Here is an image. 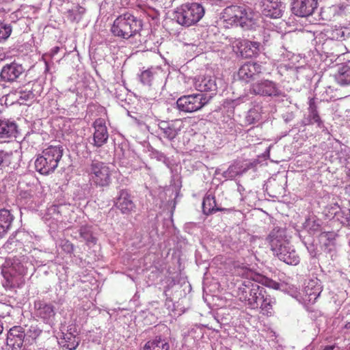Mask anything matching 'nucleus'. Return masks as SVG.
<instances>
[{
	"label": "nucleus",
	"instance_id": "obj_1",
	"mask_svg": "<svg viewBox=\"0 0 350 350\" xmlns=\"http://www.w3.org/2000/svg\"><path fill=\"white\" fill-rule=\"evenodd\" d=\"M235 273L245 279L238 287L237 297L248 308H256L257 299L264 289L258 285L263 280L262 275L245 265L236 267Z\"/></svg>",
	"mask_w": 350,
	"mask_h": 350
},
{
	"label": "nucleus",
	"instance_id": "obj_2",
	"mask_svg": "<svg viewBox=\"0 0 350 350\" xmlns=\"http://www.w3.org/2000/svg\"><path fill=\"white\" fill-rule=\"evenodd\" d=\"M259 14L252 8L232 5L222 12V18L226 25L240 26L245 29H252L257 25Z\"/></svg>",
	"mask_w": 350,
	"mask_h": 350
},
{
	"label": "nucleus",
	"instance_id": "obj_3",
	"mask_svg": "<svg viewBox=\"0 0 350 350\" xmlns=\"http://www.w3.org/2000/svg\"><path fill=\"white\" fill-rule=\"evenodd\" d=\"M142 29V21L127 12L115 19L111 31L115 36L129 39L139 33Z\"/></svg>",
	"mask_w": 350,
	"mask_h": 350
},
{
	"label": "nucleus",
	"instance_id": "obj_4",
	"mask_svg": "<svg viewBox=\"0 0 350 350\" xmlns=\"http://www.w3.org/2000/svg\"><path fill=\"white\" fill-rule=\"evenodd\" d=\"M63 152L64 150L60 146H50L45 148L35 161L37 172L43 175L53 173L58 166Z\"/></svg>",
	"mask_w": 350,
	"mask_h": 350
},
{
	"label": "nucleus",
	"instance_id": "obj_5",
	"mask_svg": "<svg viewBox=\"0 0 350 350\" xmlns=\"http://www.w3.org/2000/svg\"><path fill=\"white\" fill-rule=\"evenodd\" d=\"M90 182L96 187H109L112 182L113 170L103 161L93 160L87 170Z\"/></svg>",
	"mask_w": 350,
	"mask_h": 350
},
{
	"label": "nucleus",
	"instance_id": "obj_6",
	"mask_svg": "<svg viewBox=\"0 0 350 350\" xmlns=\"http://www.w3.org/2000/svg\"><path fill=\"white\" fill-rule=\"evenodd\" d=\"M204 9L198 3H187L183 4L176 12L177 22L185 27L196 24L203 17Z\"/></svg>",
	"mask_w": 350,
	"mask_h": 350
},
{
	"label": "nucleus",
	"instance_id": "obj_7",
	"mask_svg": "<svg viewBox=\"0 0 350 350\" xmlns=\"http://www.w3.org/2000/svg\"><path fill=\"white\" fill-rule=\"evenodd\" d=\"M322 291V286L317 278L310 279L306 284L301 293L295 291L291 295L305 306L314 304Z\"/></svg>",
	"mask_w": 350,
	"mask_h": 350
},
{
	"label": "nucleus",
	"instance_id": "obj_8",
	"mask_svg": "<svg viewBox=\"0 0 350 350\" xmlns=\"http://www.w3.org/2000/svg\"><path fill=\"white\" fill-rule=\"evenodd\" d=\"M250 92L261 96L278 97L282 95L279 85L269 79H262L252 83Z\"/></svg>",
	"mask_w": 350,
	"mask_h": 350
},
{
	"label": "nucleus",
	"instance_id": "obj_9",
	"mask_svg": "<svg viewBox=\"0 0 350 350\" xmlns=\"http://www.w3.org/2000/svg\"><path fill=\"white\" fill-rule=\"evenodd\" d=\"M208 102L202 94L183 96L176 101L178 108L185 112H193L202 108Z\"/></svg>",
	"mask_w": 350,
	"mask_h": 350
},
{
	"label": "nucleus",
	"instance_id": "obj_10",
	"mask_svg": "<svg viewBox=\"0 0 350 350\" xmlns=\"http://www.w3.org/2000/svg\"><path fill=\"white\" fill-rule=\"evenodd\" d=\"M57 338L63 350H75L80 342L79 332L75 325L68 326L66 331H62Z\"/></svg>",
	"mask_w": 350,
	"mask_h": 350
},
{
	"label": "nucleus",
	"instance_id": "obj_11",
	"mask_svg": "<svg viewBox=\"0 0 350 350\" xmlns=\"http://www.w3.org/2000/svg\"><path fill=\"white\" fill-rule=\"evenodd\" d=\"M262 72V66L257 62H247L242 65L238 71L240 81L245 83L254 81Z\"/></svg>",
	"mask_w": 350,
	"mask_h": 350
},
{
	"label": "nucleus",
	"instance_id": "obj_12",
	"mask_svg": "<svg viewBox=\"0 0 350 350\" xmlns=\"http://www.w3.org/2000/svg\"><path fill=\"white\" fill-rule=\"evenodd\" d=\"M272 251L280 260L288 265H297L299 262V256L295 249L289 245V243L286 245H282L281 247L273 250Z\"/></svg>",
	"mask_w": 350,
	"mask_h": 350
},
{
	"label": "nucleus",
	"instance_id": "obj_13",
	"mask_svg": "<svg viewBox=\"0 0 350 350\" xmlns=\"http://www.w3.org/2000/svg\"><path fill=\"white\" fill-rule=\"evenodd\" d=\"M94 133L93 135L94 146L101 147L107 143L109 138V133L106 126L105 120L101 118L96 119L93 123Z\"/></svg>",
	"mask_w": 350,
	"mask_h": 350
},
{
	"label": "nucleus",
	"instance_id": "obj_14",
	"mask_svg": "<svg viewBox=\"0 0 350 350\" xmlns=\"http://www.w3.org/2000/svg\"><path fill=\"white\" fill-rule=\"evenodd\" d=\"M23 66L12 62L3 66L0 72V78L4 82H14L23 73Z\"/></svg>",
	"mask_w": 350,
	"mask_h": 350
},
{
	"label": "nucleus",
	"instance_id": "obj_15",
	"mask_svg": "<svg viewBox=\"0 0 350 350\" xmlns=\"http://www.w3.org/2000/svg\"><path fill=\"white\" fill-rule=\"evenodd\" d=\"M114 206L123 214H129L135 211V205L131 193L126 189H121L116 198Z\"/></svg>",
	"mask_w": 350,
	"mask_h": 350
},
{
	"label": "nucleus",
	"instance_id": "obj_16",
	"mask_svg": "<svg viewBox=\"0 0 350 350\" xmlns=\"http://www.w3.org/2000/svg\"><path fill=\"white\" fill-rule=\"evenodd\" d=\"M317 0H295L292 6L293 12L300 17L310 16L317 8Z\"/></svg>",
	"mask_w": 350,
	"mask_h": 350
},
{
	"label": "nucleus",
	"instance_id": "obj_17",
	"mask_svg": "<svg viewBox=\"0 0 350 350\" xmlns=\"http://www.w3.org/2000/svg\"><path fill=\"white\" fill-rule=\"evenodd\" d=\"M183 120L176 119L170 122L161 121L159 124V128L162 131L164 137L169 140L174 139L183 128Z\"/></svg>",
	"mask_w": 350,
	"mask_h": 350
},
{
	"label": "nucleus",
	"instance_id": "obj_18",
	"mask_svg": "<svg viewBox=\"0 0 350 350\" xmlns=\"http://www.w3.org/2000/svg\"><path fill=\"white\" fill-rule=\"evenodd\" d=\"M25 331L21 326H14L10 329L7 334L6 345L11 350L20 349L23 344Z\"/></svg>",
	"mask_w": 350,
	"mask_h": 350
},
{
	"label": "nucleus",
	"instance_id": "obj_19",
	"mask_svg": "<svg viewBox=\"0 0 350 350\" xmlns=\"http://www.w3.org/2000/svg\"><path fill=\"white\" fill-rule=\"evenodd\" d=\"M35 314L46 323H51L55 315L54 306L43 301H36L34 304Z\"/></svg>",
	"mask_w": 350,
	"mask_h": 350
},
{
	"label": "nucleus",
	"instance_id": "obj_20",
	"mask_svg": "<svg viewBox=\"0 0 350 350\" xmlns=\"http://www.w3.org/2000/svg\"><path fill=\"white\" fill-rule=\"evenodd\" d=\"M271 250H275L282 245L288 243V239L285 228H274L269 233L267 238Z\"/></svg>",
	"mask_w": 350,
	"mask_h": 350
},
{
	"label": "nucleus",
	"instance_id": "obj_21",
	"mask_svg": "<svg viewBox=\"0 0 350 350\" xmlns=\"http://www.w3.org/2000/svg\"><path fill=\"white\" fill-rule=\"evenodd\" d=\"M275 301L273 297L267 294L265 288L261 293V295L257 299V307L254 309L259 308L260 312L267 316H271L273 314V306Z\"/></svg>",
	"mask_w": 350,
	"mask_h": 350
},
{
	"label": "nucleus",
	"instance_id": "obj_22",
	"mask_svg": "<svg viewBox=\"0 0 350 350\" xmlns=\"http://www.w3.org/2000/svg\"><path fill=\"white\" fill-rule=\"evenodd\" d=\"M262 12L270 18H278L282 16V3L279 0H263Z\"/></svg>",
	"mask_w": 350,
	"mask_h": 350
},
{
	"label": "nucleus",
	"instance_id": "obj_23",
	"mask_svg": "<svg viewBox=\"0 0 350 350\" xmlns=\"http://www.w3.org/2000/svg\"><path fill=\"white\" fill-rule=\"evenodd\" d=\"M237 46L243 57L250 58L258 53L260 43L244 40L240 41Z\"/></svg>",
	"mask_w": 350,
	"mask_h": 350
},
{
	"label": "nucleus",
	"instance_id": "obj_24",
	"mask_svg": "<svg viewBox=\"0 0 350 350\" xmlns=\"http://www.w3.org/2000/svg\"><path fill=\"white\" fill-rule=\"evenodd\" d=\"M18 126L14 121L0 119V138L16 137Z\"/></svg>",
	"mask_w": 350,
	"mask_h": 350
},
{
	"label": "nucleus",
	"instance_id": "obj_25",
	"mask_svg": "<svg viewBox=\"0 0 350 350\" xmlns=\"http://www.w3.org/2000/svg\"><path fill=\"white\" fill-rule=\"evenodd\" d=\"M194 86L200 92H215L217 90L215 79L212 77H199L196 79Z\"/></svg>",
	"mask_w": 350,
	"mask_h": 350
},
{
	"label": "nucleus",
	"instance_id": "obj_26",
	"mask_svg": "<svg viewBox=\"0 0 350 350\" xmlns=\"http://www.w3.org/2000/svg\"><path fill=\"white\" fill-rule=\"evenodd\" d=\"M142 350H170V345L165 338L157 336L147 341Z\"/></svg>",
	"mask_w": 350,
	"mask_h": 350
},
{
	"label": "nucleus",
	"instance_id": "obj_27",
	"mask_svg": "<svg viewBox=\"0 0 350 350\" xmlns=\"http://www.w3.org/2000/svg\"><path fill=\"white\" fill-rule=\"evenodd\" d=\"M323 224V220H305L302 224L303 230L312 235L321 234L325 228Z\"/></svg>",
	"mask_w": 350,
	"mask_h": 350
},
{
	"label": "nucleus",
	"instance_id": "obj_28",
	"mask_svg": "<svg viewBox=\"0 0 350 350\" xmlns=\"http://www.w3.org/2000/svg\"><path fill=\"white\" fill-rule=\"evenodd\" d=\"M336 80L340 85H350V66L342 65L336 75Z\"/></svg>",
	"mask_w": 350,
	"mask_h": 350
},
{
	"label": "nucleus",
	"instance_id": "obj_29",
	"mask_svg": "<svg viewBox=\"0 0 350 350\" xmlns=\"http://www.w3.org/2000/svg\"><path fill=\"white\" fill-rule=\"evenodd\" d=\"M308 110L309 115L307 124H313L316 123L319 127L321 128L323 125V123L317 111V107L313 101L310 102Z\"/></svg>",
	"mask_w": 350,
	"mask_h": 350
},
{
	"label": "nucleus",
	"instance_id": "obj_30",
	"mask_svg": "<svg viewBox=\"0 0 350 350\" xmlns=\"http://www.w3.org/2000/svg\"><path fill=\"white\" fill-rule=\"evenodd\" d=\"M18 94V98L17 100L21 105H26L27 102L32 101L35 98L33 92L27 88L20 90Z\"/></svg>",
	"mask_w": 350,
	"mask_h": 350
},
{
	"label": "nucleus",
	"instance_id": "obj_31",
	"mask_svg": "<svg viewBox=\"0 0 350 350\" xmlns=\"http://www.w3.org/2000/svg\"><path fill=\"white\" fill-rule=\"evenodd\" d=\"M12 32V27L10 24L0 21V43L6 41Z\"/></svg>",
	"mask_w": 350,
	"mask_h": 350
},
{
	"label": "nucleus",
	"instance_id": "obj_32",
	"mask_svg": "<svg viewBox=\"0 0 350 350\" xmlns=\"http://www.w3.org/2000/svg\"><path fill=\"white\" fill-rule=\"evenodd\" d=\"M80 236L87 242L88 244H95L96 239L92 236L91 227L82 226L79 230Z\"/></svg>",
	"mask_w": 350,
	"mask_h": 350
},
{
	"label": "nucleus",
	"instance_id": "obj_33",
	"mask_svg": "<svg viewBox=\"0 0 350 350\" xmlns=\"http://www.w3.org/2000/svg\"><path fill=\"white\" fill-rule=\"evenodd\" d=\"M212 203H215V198L213 196H208L204 199L202 208L205 214L208 215L213 212L218 211V208H215L214 206H212Z\"/></svg>",
	"mask_w": 350,
	"mask_h": 350
},
{
	"label": "nucleus",
	"instance_id": "obj_34",
	"mask_svg": "<svg viewBox=\"0 0 350 350\" xmlns=\"http://www.w3.org/2000/svg\"><path fill=\"white\" fill-rule=\"evenodd\" d=\"M321 238L325 239V242L330 244H336V237H337V234L334 232H330L326 230L325 228H324L323 231L321 234Z\"/></svg>",
	"mask_w": 350,
	"mask_h": 350
},
{
	"label": "nucleus",
	"instance_id": "obj_35",
	"mask_svg": "<svg viewBox=\"0 0 350 350\" xmlns=\"http://www.w3.org/2000/svg\"><path fill=\"white\" fill-rule=\"evenodd\" d=\"M328 213L329 215L327 216L332 217V219H339L340 217H342L341 208L337 204L331 206Z\"/></svg>",
	"mask_w": 350,
	"mask_h": 350
},
{
	"label": "nucleus",
	"instance_id": "obj_36",
	"mask_svg": "<svg viewBox=\"0 0 350 350\" xmlns=\"http://www.w3.org/2000/svg\"><path fill=\"white\" fill-rule=\"evenodd\" d=\"M140 77L143 84L150 85L153 79V73L151 70L148 69L142 72Z\"/></svg>",
	"mask_w": 350,
	"mask_h": 350
},
{
	"label": "nucleus",
	"instance_id": "obj_37",
	"mask_svg": "<svg viewBox=\"0 0 350 350\" xmlns=\"http://www.w3.org/2000/svg\"><path fill=\"white\" fill-rule=\"evenodd\" d=\"M12 220H0V237H3L9 229Z\"/></svg>",
	"mask_w": 350,
	"mask_h": 350
},
{
	"label": "nucleus",
	"instance_id": "obj_38",
	"mask_svg": "<svg viewBox=\"0 0 350 350\" xmlns=\"http://www.w3.org/2000/svg\"><path fill=\"white\" fill-rule=\"evenodd\" d=\"M13 268L19 275H25L27 273V267L20 262H14L13 263Z\"/></svg>",
	"mask_w": 350,
	"mask_h": 350
},
{
	"label": "nucleus",
	"instance_id": "obj_39",
	"mask_svg": "<svg viewBox=\"0 0 350 350\" xmlns=\"http://www.w3.org/2000/svg\"><path fill=\"white\" fill-rule=\"evenodd\" d=\"M335 245L336 244L324 243L323 246L325 247V252L330 254L332 256V253L335 252Z\"/></svg>",
	"mask_w": 350,
	"mask_h": 350
},
{
	"label": "nucleus",
	"instance_id": "obj_40",
	"mask_svg": "<svg viewBox=\"0 0 350 350\" xmlns=\"http://www.w3.org/2000/svg\"><path fill=\"white\" fill-rule=\"evenodd\" d=\"M29 332H32V334H31L30 336L36 338L40 335L42 330L37 328L36 327L31 326L29 328Z\"/></svg>",
	"mask_w": 350,
	"mask_h": 350
},
{
	"label": "nucleus",
	"instance_id": "obj_41",
	"mask_svg": "<svg viewBox=\"0 0 350 350\" xmlns=\"http://www.w3.org/2000/svg\"><path fill=\"white\" fill-rule=\"evenodd\" d=\"M10 212L9 210L3 208L0 210V219H9Z\"/></svg>",
	"mask_w": 350,
	"mask_h": 350
},
{
	"label": "nucleus",
	"instance_id": "obj_42",
	"mask_svg": "<svg viewBox=\"0 0 350 350\" xmlns=\"http://www.w3.org/2000/svg\"><path fill=\"white\" fill-rule=\"evenodd\" d=\"M306 247H307V249H308L310 254L311 255V256L316 257L317 254V252L316 249L314 248V245L312 244H310L309 246H306Z\"/></svg>",
	"mask_w": 350,
	"mask_h": 350
},
{
	"label": "nucleus",
	"instance_id": "obj_43",
	"mask_svg": "<svg viewBox=\"0 0 350 350\" xmlns=\"http://www.w3.org/2000/svg\"><path fill=\"white\" fill-rule=\"evenodd\" d=\"M64 250H66L67 252L70 253L73 251V245L70 242L67 241L65 245H64Z\"/></svg>",
	"mask_w": 350,
	"mask_h": 350
},
{
	"label": "nucleus",
	"instance_id": "obj_44",
	"mask_svg": "<svg viewBox=\"0 0 350 350\" xmlns=\"http://www.w3.org/2000/svg\"><path fill=\"white\" fill-rule=\"evenodd\" d=\"M10 156V154L8 153V152H5L3 150H1L0 151V165L3 163V161H4V159L7 157H9Z\"/></svg>",
	"mask_w": 350,
	"mask_h": 350
},
{
	"label": "nucleus",
	"instance_id": "obj_45",
	"mask_svg": "<svg viewBox=\"0 0 350 350\" xmlns=\"http://www.w3.org/2000/svg\"><path fill=\"white\" fill-rule=\"evenodd\" d=\"M59 51V46H55L54 48L52 49L51 50V53L53 55H56Z\"/></svg>",
	"mask_w": 350,
	"mask_h": 350
},
{
	"label": "nucleus",
	"instance_id": "obj_46",
	"mask_svg": "<svg viewBox=\"0 0 350 350\" xmlns=\"http://www.w3.org/2000/svg\"><path fill=\"white\" fill-rule=\"evenodd\" d=\"M334 346H326L323 350H333Z\"/></svg>",
	"mask_w": 350,
	"mask_h": 350
},
{
	"label": "nucleus",
	"instance_id": "obj_47",
	"mask_svg": "<svg viewBox=\"0 0 350 350\" xmlns=\"http://www.w3.org/2000/svg\"><path fill=\"white\" fill-rule=\"evenodd\" d=\"M3 324H2V323L0 322V334L3 332Z\"/></svg>",
	"mask_w": 350,
	"mask_h": 350
},
{
	"label": "nucleus",
	"instance_id": "obj_48",
	"mask_svg": "<svg viewBox=\"0 0 350 350\" xmlns=\"http://www.w3.org/2000/svg\"><path fill=\"white\" fill-rule=\"evenodd\" d=\"M254 113H255V111H252V110L250 111V116H249V117L252 116V114Z\"/></svg>",
	"mask_w": 350,
	"mask_h": 350
},
{
	"label": "nucleus",
	"instance_id": "obj_49",
	"mask_svg": "<svg viewBox=\"0 0 350 350\" xmlns=\"http://www.w3.org/2000/svg\"><path fill=\"white\" fill-rule=\"evenodd\" d=\"M346 222H348V224L350 225V220H345Z\"/></svg>",
	"mask_w": 350,
	"mask_h": 350
},
{
	"label": "nucleus",
	"instance_id": "obj_50",
	"mask_svg": "<svg viewBox=\"0 0 350 350\" xmlns=\"http://www.w3.org/2000/svg\"><path fill=\"white\" fill-rule=\"evenodd\" d=\"M349 175L350 176V167H349Z\"/></svg>",
	"mask_w": 350,
	"mask_h": 350
}]
</instances>
